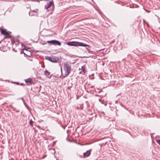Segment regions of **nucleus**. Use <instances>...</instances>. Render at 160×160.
Wrapping results in <instances>:
<instances>
[{"mask_svg": "<svg viewBox=\"0 0 160 160\" xmlns=\"http://www.w3.org/2000/svg\"><path fill=\"white\" fill-rule=\"evenodd\" d=\"M23 83H22V84H21V85H23Z\"/></svg>", "mask_w": 160, "mask_h": 160, "instance_id": "25", "label": "nucleus"}, {"mask_svg": "<svg viewBox=\"0 0 160 160\" xmlns=\"http://www.w3.org/2000/svg\"><path fill=\"white\" fill-rule=\"evenodd\" d=\"M61 74H62V68H61Z\"/></svg>", "mask_w": 160, "mask_h": 160, "instance_id": "16", "label": "nucleus"}, {"mask_svg": "<svg viewBox=\"0 0 160 160\" xmlns=\"http://www.w3.org/2000/svg\"><path fill=\"white\" fill-rule=\"evenodd\" d=\"M147 12H150V11H148V10H147L146 11Z\"/></svg>", "mask_w": 160, "mask_h": 160, "instance_id": "17", "label": "nucleus"}, {"mask_svg": "<svg viewBox=\"0 0 160 160\" xmlns=\"http://www.w3.org/2000/svg\"><path fill=\"white\" fill-rule=\"evenodd\" d=\"M53 5H54L53 1H49L48 3H47L46 5H45V8L46 9H48L52 6L53 7Z\"/></svg>", "mask_w": 160, "mask_h": 160, "instance_id": "4", "label": "nucleus"}, {"mask_svg": "<svg viewBox=\"0 0 160 160\" xmlns=\"http://www.w3.org/2000/svg\"><path fill=\"white\" fill-rule=\"evenodd\" d=\"M42 68H44V67H45V66H42Z\"/></svg>", "mask_w": 160, "mask_h": 160, "instance_id": "23", "label": "nucleus"}, {"mask_svg": "<svg viewBox=\"0 0 160 160\" xmlns=\"http://www.w3.org/2000/svg\"><path fill=\"white\" fill-rule=\"evenodd\" d=\"M118 100H116L115 101V103H117L118 102Z\"/></svg>", "mask_w": 160, "mask_h": 160, "instance_id": "15", "label": "nucleus"}, {"mask_svg": "<svg viewBox=\"0 0 160 160\" xmlns=\"http://www.w3.org/2000/svg\"><path fill=\"white\" fill-rule=\"evenodd\" d=\"M16 83L17 85H18L19 84V83L18 82H17V83Z\"/></svg>", "mask_w": 160, "mask_h": 160, "instance_id": "18", "label": "nucleus"}, {"mask_svg": "<svg viewBox=\"0 0 160 160\" xmlns=\"http://www.w3.org/2000/svg\"><path fill=\"white\" fill-rule=\"evenodd\" d=\"M82 72L84 73H85V68L84 67L82 66Z\"/></svg>", "mask_w": 160, "mask_h": 160, "instance_id": "12", "label": "nucleus"}, {"mask_svg": "<svg viewBox=\"0 0 160 160\" xmlns=\"http://www.w3.org/2000/svg\"><path fill=\"white\" fill-rule=\"evenodd\" d=\"M92 149H90L89 150L83 153V156L84 158L89 156L91 152Z\"/></svg>", "mask_w": 160, "mask_h": 160, "instance_id": "6", "label": "nucleus"}, {"mask_svg": "<svg viewBox=\"0 0 160 160\" xmlns=\"http://www.w3.org/2000/svg\"><path fill=\"white\" fill-rule=\"evenodd\" d=\"M48 43H50L52 45H57L58 46H60L61 45V42L58 41L52 40L51 41H48L47 42Z\"/></svg>", "mask_w": 160, "mask_h": 160, "instance_id": "3", "label": "nucleus"}, {"mask_svg": "<svg viewBox=\"0 0 160 160\" xmlns=\"http://www.w3.org/2000/svg\"><path fill=\"white\" fill-rule=\"evenodd\" d=\"M46 156H43L42 157V158H44Z\"/></svg>", "mask_w": 160, "mask_h": 160, "instance_id": "20", "label": "nucleus"}, {"mask_svg": "<svg viewBox=\"0 0 160 160\" xmlns=\"http://www.w3.org/2000/svg\"><path fill=\"white\" fill-rule=\"evenodd\" d=\"M122 4V2H121V3H120V4Z\"/></svg>", "mask_w": 160, "mask_h": 160, "instance_id": "24", "label": "nucleus"}, {"mask_svg": "<svg viewBox=\"0 0 160 160\" xmlns=\"http://www.w3.org/2000/svg\"><path fill=\"white\" fill-rule=\"evenodd\" d=\"M60 78H64V77H65L64 76H63V77L61 78V76H60Z\"/></svg>", "mask_w": 160, "mask_h": 160, "instance_id": "21", "label": "nucleus"}, {"mask_svg": "<svg viewBox=\"0 0 160 160\" xmlns=\"http://www.w3.org/2000/svg\"><path fill=\"white\" fill-rule=\"evenodd\" d=\"M44 74L49 78H50L51 77V75H50V72L47 70L44 71Z\"/></svg>", "mask_w": 160, "mask_h": 160, "instance_id": "8", "label": "nucleus"}, {"mask_svg": "<svg viewBox=\"0 0 160 160\" xmlns=\"http://www.w3.org/2000/svg\"><path fill=\"white\" fill-rule=\"evenodd\" d=\"M25 82L27 83H31L32 81V79L31 78H28L25 80Z\"/></svg>", "mask_w": 160, "mask_h": 160, "instance_id": "10", "label": "nucleus"}, {"mask_svg": "<svg viewBox=\"0 0 160 160\" xmlns=\"http://www.w3.org/2000/svg\"><path fill=\"white\" fill-rule=\"evenodd\" d=\"M63 68L65 71V76H68L71 70V66L68 63H65L64 64Z\"/></svg>", "mask_w": 160, "mask_h": 160, "instance_id": "2", "label": "nucleus"}, {"mask_svg": "<svg viewBox=\"0 0 160 160\" xmlns=\"http://www.w3.org/2000/svg\"><path fill=\"white\" fill-rule=\"evenodd\" d=\"M22 53V51H21V53Z\"/></svg>", "mask_w": 160, "mask_h": 160, "instance_id": "26", "label": "nucleus"}, {"mask_svg": "<svg viewBox=\"0 0 160 160\" xmlns=\"http://www.w3.org/2000/svg\"><path fill=\"white\" fill-rule=\"evenodd\" d=\"M67 44L70 46H83L86 47L88 46L86 44H84L82 42H67Z\"/></svg>", "mask_w": 160, "mask_h": 160, "instance_id": "1", "label": "nucleus"}, {"mask_svg": "<svg viewBox=\"0 0 160 160\" xmlns=\"http://www.w3.org/2000/svg\"><path fill=\"white\" fill-rule=\"evenodd\" d=\"M115 3H117L118 4H119L120 3V1L119 0H118L117 1H115Z\"/></svg>", "mask_w": 160, "mask_h": 160, "instance_id": "13", "label": "nucleus"}, {"mask_svg": "<svg viewBox=\"0 0 160 160\" xmlns=\"http://www.w3.org/2000/svg\"><path fill=\"white\" fill-rule=\"evenodd\" d=\"M45 58L53 62H58V61L56 59L51 57L46 56L45 57Z\"/></svg>", "mask_w": 160, "mask_h": 160, "instance_id": "5", "label": "nucleus"}, {"mask_svg": "<svg viewBox=\"0 0 160 160\" xmlns=\"http://www.w3.org/2000/svg\"><path fill=\"white\" fill-rule=\"evenodd\" d=\"M119 94H118V95L117 96V97H118V96H119Z\"/></svg>", "mask_w": 160, "mask_h": 160, "instance_id": "22", "label": "nucleus"}, {"mask_svg": "<svg viewBox=\"0 0 160 160\" xmlns=\"http://www.w3.org/2000/svg\"><path fill=\"white\" fill-rule=\"evenodd\" d=\"M158 143L160 145V139L157 140Z\"/></svg>", "mask_w": 160, "mask_h": 160, "instance_id": "14", "label": "nucleus"}, {"mask_svg": "<svg viewBox=\"0 0 160 160\" xmlns=\"http://www.w3.org/2000/svg\"><path fill=\"white\" fill-rule=\"evenodd\" d=\"M30 16H37V12L36 11H30L29 12Z\"/></svg>", "mask_w": 160, "mask_h": 160, "instance_id": "7", "label": "nucleus"}, {"mask_svg": "<svg viewBox=\"0 0 160 160\" xmlns=\"http://www.w3.org/2000/svg\"><path fill=\"white\" fill-rule=\"evenodd\" d=\"M0 31L2 34H3L5 35H6L7 34L8 32L5 30L1 29Z\"/></svg>", "mask_w": 160, "mask_h": 160, "instance_id": "9", "label": "nucleus"}, {"mask_svg": "<svg viewBox=\"0 0 160 160\" xmlns=\"http://www.w3.org/2000/svg\"><path fill=\"white\" fill-rule=\"evenodd\" d=\"M33 121L32 120V119H31L30 121H29V124L31 125V127H33Z\"/></svg>", "mask_w": 160, "mask_h": 160, "instance_id": "11", "label": "nucleus"}, {"mask_svg": "<svg viewBox=\"0 0 160 160\" xmlns=\"http://www.w3.org/2000/svg\"><path fill=\"white\" fill-rule=\"evenodd\" d=\"M21 99H22V100L24 101V99H23V98H21Z\"/></svg>", "mask_w": 160, "mask_h": 160, "instance_id": "19", "label": "nucleus"}]
</instances>
